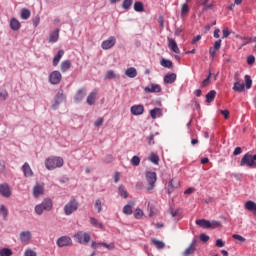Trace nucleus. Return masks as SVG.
<instances>
[{
    "instance_id": "nucleus-1",
    "label": "nucleus",
    "mask_w": 256,
    "mask_h": 256,
    "mask_svg": "<svg viewBox=\"0 0 256 256\" xmlns=\"http://www.w3.org/2000/svg\"><path fill=\"white\" fill-rule=\"evenodd\" d=\"M63 165H65V161L59 156H51L45 161V166L48 171H53V169L63 167Z\"/></svg>"
},
{
    "instance_id": "nucleus-2",
    "label": "nucleus",
    "mask_w": 256,
    "mask_h": 256,
    "mask_svg": "<svg viewBox=\"0 0 256 256\" xmlns=\"http://www.w3.org/2000/svg\"><path fill=\"white\" fill-rule=\"evenodd\" d=\"M53 210V200L51 198H45L40 204H37L34 208L36 215L49 212Z\"/></svg>"
},
{
    "instance_id": "nucleus-3",
    "label": "nucleus",
    "mask_w": 256,
    "mask_h": 256,
    "mask_svg": "<svg viewBox=\"0 0 256 256\" xmlns=\"http://www.w3.org/2000/svg\"><path fill=\"white\" fill-rule=\"evenodd\" d=\"M196 225L199 227H202V229H219L221 227V222L217 220H205V219H199L196 220Z\"/></svg>"
},
{
    "instance_id": "nucleus-4",
    "label": "nucleus",
    "mask_w": 256,
    "mask_h": 256,
    "mask_svg": "<svg viewBox=\"0 0 256 256\" xmlns=\"http://www.w3.org/2000/svg\"><path fill=\"white\" fill-rule=\"evenodd\" d=\"M256 154H250V153H246L241 161H240V165L241 167H244V165H246L247 167H256Z\"/></svg>"
},
{
    "instance_id": "nucleus-5",
    "label": "nucleus",
    "mask_w": 256,
    "mask_h": 256,
    "mask_svg": "<svg viewBox=\"0 0 256 256\" xmlns=\"http://www.w3.org/2000/svg\"><path fill=\"white\" fill-rule=\"evenodd\" d=\"M146 181L148 183L147 191H153L155 189V183H157V173L147 171L146 172Z\"/></svg>"
},
{
    "instance_id": "nucleus-6",
    "label": "nucleus",
    "mask_w": 256,
    "mask_h": 256,
    "mask_svg": "<svg viewBox=\"0 0 256 256\" xmlns=\"http://www.w3.org/2000/svg\"><path fill=\"white\" fill-rule=\"evenodd\" d=\"M79 209V202L77 200L72 199L64 206V213L65 215H73L75 211Z\"/></svg>"
},
{
    "instance_id": "nucleus-7",
    "label": "nucleus",
    "mask_w": 256,
    "mask_h": 256,
    "mask_svg": "<svg viewBox=\"0 0 256 256\" xmlns=\"http://www.w3.org/2000/svg\"><path fill=\"white\" fill-rule=\"evenodd\" d=\"M74 239H76L80 244L87 245V243L91 241V234L79 231L74 235Z\"/></svg>"
},
{
    "instance_id": "nucleus-8",
    "label": "nucleus",
    "mask_w": 256,
    "mask_h": 256,
    "mask_svg": "<svg viewBox=\"0 0 256 256\" xmlns=\"http://www.w3.org/2000/svg\"><path fill=\"white\" fill-rule=\"evenodd\" d=\"M56 244L58 247H70L73 245V240L69 236H61L57 239Z\"/></svg>"
},
{
    "instance_id": "nucleus-9",
    "label": "nucleus",
    "mask_w": 256,
    "mask_h": 256,
    "mask_svg": "<svg viewBox=\"0 0 256 256\" xmlns=\"http://www.w3.org/2000/svg\"><path fill=\"white\" fill-rule=\"evenodd\" d=\"M49 81L52 85H59V83H61V72H52L49 76Z\"/></svg>"
},
{
    "instance_id": "nucleus-10",
    "label": "nucleus",
    "mask_w": 256,
    "mask_h": 256,
    "mask_svg": "<svg viewBox=\"0 0 256 256\" xmlns=\"http://www.w3.org/2000/svg\"><path fill=\"white\" fill-rule=\"evenodd\" d=\"M130 113L135 116L143 115L145 113V107L141 104L133 105L130 108Z\"/></svg>"
},
{
    "instance_id": "nucleus-11",
    "label": "nucleus",
    "mask_w": 256,
    "mask_h": 256,
    "mask_svg": "<svg viewBox=\"0 0 256 256\" xmlns=\"http://www.w3.org/2000/svg\"><path fill=\"white\" fill-rule=\"evenodd\" d=\"M19 239L21 243H29L31 239H33V234H31V231H22L19 235Z\"/></svg>"
},
{
    "instance_id": "nucleus-12",
    "label": "nucleus",
    "mask_w": 256,
    "mask_h": 256,
    "mask_svg": "<svg viewBox=\"0 0 256 256\" xmlns=\"http://www.w3.org/2000/svg\"><path fill=\"white\" fill-rule=\"evenodd\" d=\"M102 49L107 50L115 47V37L111 36L101 44Z\"/></svg>"
},
{
    "instance_id": "nucleus-13",
    "label": "nucleus",
    "mask_w": 256,
    "mask_h": 256,
    "mask_svg": "<svg viewBox=\"0 0 256 256\" xmlns=\"http://www.w3.org/2000/svg\"><path fill=\"white\" fill-rule=\"evenodd\" d=\"M0 195L2 197H11V187H9V184H0Z\"/></svg>"
},
{
    "instance_id": "nucleus-14",
    "label": "nucleus",
    "mask_w": 256,
    "mask_h": 256,
    "mask_svg": "<svg viewBox=\"0 0 256 256\" xmlns=\"http://www.w3.org/2000/svg\"><path fill=\"white\" fill-rule=\"evenodd\" d=\"M168 47L171 51H173V53H176V54L181 53V50L179 49L177 42L173 38H168Z\"/></svg>"
},
{
    "instance_id": "nucleus-15",
    "label": "nucleus",
    "mask_w": 256,
    "mask_h": 256,
    "mask_svg": "<svg viewBox=\"0 0 256 256\" xmlns=\"http://www.w3.org/2000/svg\"><path fill=\"white\" fill-rule=\"evenodd\" d=\"M197 249V240H193L188 248L183 252L184 256L193 255Z\"/></svg>"
},
{
    "instance_id": "nucleus-16",
    "label": "nucleus",
    "mask_w": 256,
    "mask_h": 256,
    "mask_svg": "<svg viewBox=\"0 0 256 256\" xmlns=\"http://www.w3.org/2000/svg\"><path fill=\"white\" fill-rule=\"evenodd\" d=\"M64 99H65V95H63V93H57L55 97V102L52 104V109L54 110L59 109V105L63 103Z\"/></svg>"
},
{
    "instance_id": "nucleus-17",
    "label": "nucleus",
    "mask_w": 256,
    "mask_h": 256,
    "mask_svg": "<svg viewBox=\"0 0 256 256\" xmlns=\"http://www.w3.org/2000/svg\"><path fill=\"white\" fill-rule=\"evenodd\" d=\"M180 183L179 180L173 178L172 180L169 181L168 183V194L171 195L175 189L179 187Z\"/></svg>"
},
{
    "instance_id": "nucleus-18",
    "label": "nucleus",
    "mask_w": 256,
    "mask_h": 256,
    "mask_svg": "<svg viewBox=\"0 0 256 256\" xmlns=\"http://www.w3.org/2000/svg\"><path fill=\"white\" fill-rule=\"evenodd\" d=\"M45 193V188H43V185L36 184L33 188V196L37 199L38 197H41Z\"/></svg>"
},
{
    "instance_id": "nucleus-19",
    "label": "nucleus",
    "mask_w": 256,
    "mask_h": 256,
    "mask_svg": "<svg viewBox=\"0 0 256 256\" xmlns=\"http://www.w3.org/2000/svg\"><path fill=\"white\" fill-rule=\"evenodd\" d=\"M144 91L146 93H161V86L158 84H151L150 86L145 87Z\"/></svg>"
},
{
    "instance_id": "nucleus-20",
    "label": "nucleus",
    "mask_w": 256,
    "mask_h": 256,
    "mask_svg": "<svg viewBox=\"0 0 256 256\" xmlns=\"http://www.w3.org/2000/svg\"><path fill=\"white\" fill-rule=\"evenodd\" d=\"M245 209L247 211H251V213H253V215H255L256 217V203L249 200L247 202H245Z\"/></svg>"
},
{
    "instance_id": "nucleus-21",
    "label": "nucleus",
    "mask_w": 256,
    "mask_h": 256,
    "mask_svg": "<svg viewBox=\"0 0 256 256\" xmlns=\"http://www.w3.org/2000/svg\"><path fill=\"white\" fill-rule=\"evenodd\" d=\"M22 170L25 177H33V170L31 169V166H29V163H24Z\"/></svg>"
},
{
    "instance_id": "nucleus-22",
    "label": "nucleus",
    "mask_w": 256,
    "mask_h": 256,
    "mask_svg": "<svg viewBox=\"0 0 256 256\" xmlns=\"http://www.w3.org/2000/svg\"><path fill=\"white\" fill-rule=\"evenodd\" d=\"M10 29H12V31H19V29H21V23L19 20L12 18L10 20Z\"/></svg>"
},
{
    "instance_id": "nucleus-23",
    "label": "nucleus",
    "mask_w": 256,
    "mask_h": 256,
    "mask_svg": "<svg viewBox=\"0 0 256 256\" xmlns=\"http://www.w3.org/2000/svg\"><path fill=\"white\" fill-rule=\"evenodd\" d=\"M59 41V29L54 30L49 35V43H57Z\"/></svg>"
},
{
    "instance_id": "nucleus-24",
    "label": "nucleus",
    "mask_w": 256,
    "mask_h": 256,
    "mask_svg": "<svg viewBox=\"0 0 256 256\" xmlns=\"http://www.w3.org/2000/svg\"><path fill=\"white\" fill-rule=\"evenodd\" d=\"M95 99H97V90L92 91L87 97V104L88 105H95Z\"/></svg>"
},
{
    "instance_id": "nucleus-25",
    "label": "nucleus",
    "mask_w": 256,
    "mask_h": 256,
    "mask_svg": "<svg viewBox=\"0 0 256 256\" xmlns=\"http://www.w3.org/2000/svg\"><path fill=\"white\" fill-rule=\"evenodd\" d=\"M126 77H129L130 79H135L137 77V69L130 67L125 70Z\"/></svg>"
},
{
    "instance_id": "nucleus-26",
    "label": "nucleus",
    "mask_w": 256,
    "mask_h": 256,
    "mask_svg": "<svg viewBox=\"0 0 256 256\" xmlns=\"http://www.w3.org/2000/svg\"><path fill=\"white\" fill-rule=\"evenodd\" d=\"M85 95H87V91L85 89H80L75 96V101L79 103V101H83L85 99Z\"/></svg>"
},
{
    "instance_id": "nucleus-27",
    "label": "nucleus",
    "mask_w": 256,
    "mask_h": 256,
    "mask_svg": "<svg viewBox=\"0 0 256 256\" xmlns=\"http://www.w3.org/2000/svg\"><path fill=\"white\" fill-rule=\"evenodd\" d=\"M161 115H163V111L161 110V108H154L150 110V117H152L153 119H157V117H161Z\"/></svg>"
},
{
    "instance_id": "nucleus-28",
    "label": "nucleus",
    "mask_w": 256,
    "mask_h": 256,
    "mask_svg": "<svg viewBox=\"0 0 256 256\" xmlns=\"http://www.w3.org/2000/svg\"><path fill=\"white\" fill-rule=\"evenodd\" d=\"M177 80V74L172 73V74H167L164 77V83H175V81Z\"/></svg>"
},
{
    "instance_id": "nucleus-29",
    "label": "nucleus",
    "mask_w": 256,
    "mask_h": 256,
    "mask_svg": "<svg viewBox=\"0 0 256 256\" xmlns=\"http://www.w3.org/2000/svg\"><path fill=\"white\" fill-rule=\"evenodd\" d=\"M215 95H217V92L215 90H211L206 94V103H213L215 101Z\"/></svg>"
},
{
    "instance_id": "nucleus-30",
    "label": "nucleus",
    "mask_w": 256,
    "mask_h": 256,
    "mask_svg": "<svg viewBox=\"0 0 256 256\" xmlns=\"http://www.w3.org/2000/svg\"><path fill=\"white\" fill-rule=\"evenodd\" d=\"M233 90L236 91L237 93H243V91H245V84L240 82H235L233 86Z\"/></svg>"
},
{
    "instance_id": "nucleus-31",
    "label": "nucleus",
    "mask_w": 256,
    "mask_h": 256,
    "mask_svg": "<svg viewBox=\"0 0 256 256\" xmlns=\"http://www.w3.org/2000/svg\"><path fill=\"white\" fill-rule=\"evenodd\" d=\"M65 55L64 50H59L57 55L53 59V65H58V63L61 61V58Z\"/></svg>"
},
{
    "instance_id": "nucleus-32",
    "label": "nucleus",
    "mask_w": 256,
    "mask_h": 256,
    "mask_svg": "<svg viewBox=\"0 0 256 256\" xmlns=\"http://www.w3.org/2000/svg\"><path fill=\"white\" fill-rule=\"evenodd\" d=\"M151 241L153 245H155V247H157L158 249H165V243H163V241L157 240L155 238H152Z\"/></svg>"
},
{
    "instance_id": "nucleus-33",
    "label": "nucleus",
    "mask_w": 256,
    "mask_h": 256,
    "mask_svg": "<svg viewBox=\"0 0 256 256\" xmlns=\"http://www.w3.org/2000/svg\"><path fill=\"white\" fill-rule=\"evenodd\" d=\"M119 195L123 197L124 199H127L129 197V193H127V190L125 189V186L121 185L118 188Z\"/></svg>"
},
{
    "instance_id": "nucleus-34",
    "label": "nucleus",
    "mask_w": 256,
    "mask_h": 256,
    "mask_svg": "<svg viewBox=\"0 0 256 256\" xmlns=\"http://www.w3.org/2000/svg\"><path fill=\"white\" fill-rule=\"evenodd\" d=\"M90 223L93 225V227H99V229H103V223L99 222V220L94 217H90Z\"/></svg>"
},
{
    "instance_id": "nucleus-35",
    "label": "nucleus",
    "mask_w": 256,
    "mask_h": 256,
    "mask_svg": "<svg viewBox=\"0 0 256 256\" xmlns=\"http://www.w3.org/2000/svg\"><path fill=\"white\" fill-rule=\"evenodd\" d=\"M219 49H221V40H217L214 43V48L210 49V54L213 56L215 55L216 51H219Z\"/></svg>"
},
{
    "instance_id": "nucleus-36",
    "label": "nucleus",
    "mask_w": 256,
    "mask_h": 256,
    "mask_svg": "<svg viewBox=\"0 0 256 256\" xmlns=\"http://www.w3.org/2000/svg\"><path fill=\"white\" fill-rule=\"evenodd\" d=\"M149 161L154 163V165H159V155L152 152L149 156Z\"/></svg>"
},
{
    "instance_id": "nucleus-37",
    "label": "nucleus",
    "mask_w": 256,
    "mask_h": 256,
    "mask_svg": "<svg viewBox=\"0 0 256 256\" xmlns=\"http://www.w3.org/2000/svg\"><path fill=\"white\" fill-rule=\"evenodd\" d=\"M245 79V85L244 87H246V89H251L252 85H253V80H251V76L249 75H245L244 76Z\"/></svg>"
},
{
    "instance_id": "nucleus-38",
    "label": "nucleus",
    "mask_w": 256,
    "mask_h": 256,
    "mask_svg": "<svg viewBox=\"0 0 256 256\" xmlns=\"http://www.w3.org/2000/svg\"><path fill=\"white\" fill-rule=\"evenodd\" d=\"M210 0H201V5L203 6V10L207 11L209 9H213V4H209Z\"/></svg>"
},
{
    "instance_id": "nucleus-39",
    "label": "nucleus",
    "mask_w": 256,
    "mask_h": 256,
    "mask_svg": "<svg viewBox=\"0 0 256 256\" xmlns=\"http://www.w3.org/2000/svg\"><path fill=\"white\" fill-rule=\"evenodd\" d=\"M29 17H31V11L29 9H22L21 11V19L27 20L29 19Z\"/></svg>"
},
{
    "instance_id": "nucleus-40",
    "label": "nucleus",
    "mask_w": 256,
    "mask_h": 256,
    "mask_svg": "<svg viewBox=\"0 0 256 256\" xmlns=\"http://www.w3.org/2000/svg\"><path fill=\"white\" fill-rule=\"evenodd\" d=\"M134 11H137L138 13H141L145 11V7L141 2H135L134 3Z\"/></svg>"
},
{
    "instance_id": "nucleus-41",
    "label": "nucleus",
    "mask_w": 256,
    "mask_h": 256,
    "mask_svg": "<svg viewBox=\"0 0 256 256\" xmlns=\"http://www.w3.org/2000/svg\"><path fill=\"white\" fill-rule=\"evenodd\" d=\"M11 255H13V250L9 248L0 249V256H11Z\"/></svg>"
},
{
    "instance_id": "nucleus-42",
    "label": "nucleus",
    "mask_w": 256,
    "mask_h": 256,
    "mask_svg": "<svg viewBox=\"0 0 256 256\" xmlns=\"http://www.w3.org/2000/svg\"><path fill=\"white\" fill-rule=\"evenodd\" d=\"M131 5H133V0H124L122 3V8L127 11L131 9Z\"/></svg>"
},
{
    "instance_id": "nucleus-43",
    "label": "nucleus",
    "mask_w": 256,
    "mask_h": 256,
    "mask_svg": "<svg viewBox=\"0 0 256 256\" xmlns=\"http://www.w3.org/2000/svg\"><path fill=\"white\" fill-rule=\"evenodd\" d=\"M141 163V158H139V156H134L131 159V165H133L134 167H138V165H140Z\"/></svg>"
},
{
    "instance_id": "nucleus-44",
    "label": "nucleus",
    "mask_w": 256,
    "mask_h": 256,
    "mask_svg": "<svg viewBox=\"0 0 256 256\" xmlns=\"http://www.w3.org/2000/svg\"><path fill=\"white\" fill-rule=\"evenodd\" d=\"M123 213L125 215H132L133 214V207H131V205L124 206Z\"/></svg>"
},
{
    "instance_id": "nucleus-45",
    "label": "nucleus",
    "mask_w": 256,
    "mask_h": 256,
    "mask_svg": "<svg viewBox=\"0 0 256 256\" xmlns=\"http://www.w3.org/2000/svg\"><path fill=\"white\" fill-rule=\"evenodd\" d=\"M94 207H95V209H97L98 213H101V211H103V206L101 204V200L97 199L95 201Z\"/></svg>"
},
{
    "instance_id": "nucleus-46",
    "label": "nucleus",
    "mask_w": 256,
    "mask_h": 256,
    "mask_svg": "<svg viewBox=\"0 0 256 256\" xmlns=\"http://www.w3.org/2000/svg\"><path fill=\"white\" fill-rule=\"evenodd\" d=\"M0 215H2V217H7V215H9V212L7 211V208H5V205H1L0 206Z\"/></svg>"
},
{
    "instance_id": "nucleus-47",
    "label": "nucleus",
    "mask_w": 256,
    "mask_h": 256,
    "mask_svg": "<svg viewBox=\"0 0 256 256\" xmlns=\"http://www.w3.org/2000/svg\"><path fill=\"white\" fill-rule=\"evenodd\" d=\"M232 237H233V239H236V241H240V243H245V241H247V239H245V237H243L239 234H233Z\"/></svg>"
},
{
    "instance_id": "nucleus-48",
    "label": "nucleus",
    "mask_w": 256,
    "mask_h": 256,
    "mask_svg": "<svg viewBox=\"0 0 256 256\" xmlns=\"http://www.w3.org/2000/svg\"><path fill=\"white\" fill-rule=\"evenodd\" d=\"M211 83V73L208 75L206 79L202 81L201 87H207Z\"/></svg>"
},
{
    "instance_id": "nucleus-49",
    "label": "nucleus",
    "mask_w": 256,
    "mask_h": 256,
    "mask_svg": "<svg viewBox=\"0 0 256 256\" xmlns=\"http://www.w3.org/2000/svg\"><path fill=\"white\" fill-rule=\"evenodd\" d=\"M189 13V5L187 4H182L181 7V15H187Z\"/></svg>"
},
{
    "instance_id": "nucleus-50",
    "label": "nucleus",
    "mask_w": 256,
    "mask_h": 256,
    "mask_svg": "<svg viewBox=\"0 0 256 256\" xmlns=\"http://www.w3.org/2000/svg\"><path fill=\"white\" fill-rule=\"evenodd\" d=\"M135 219H141L143 217V210L137 208L134 214Z\"/></svg>"
},
{
    "instance_id": "nucleus-51",
    "label": "nucleus",
    "mask_w": 256,
    "mask_h": 256,
    "mask_svg": "<svg viewBox=\"0 0 256 256\" xmlns=\"http://www.w3.org/2000/svg\"><path fill=\"white\" fill-rule=\"evenodd\" d=\"M97 245H98V247H105L106 249H114L115 248V246L113 244L111 246L105 242L97 243Z\"/></svg>"
},
{
    "instance_id": "nucleus-52",
    "label": "nucleus",
    "mask_w": 256,
    "mask_h": 256,
    "mask_svg": "<svg viewBox=\"0 0 256 256\" xmlns=\"http://www.w3.org/2000/svg\"><path fill=\"white\" fill-rule=\"evenodd\" d=\"M24 256H37V252L31 250V249H27L24 252Z\"/></svg>"
},
{
    "instance_id": "nucleus-53",
    "label": "nucleus",
    "mask_w": 256,
    "mask_h": 256,
    "mask_svg": "<svg viewBox=\"0 0 256 256\" xmlns=\"http://www.w3.org/2000/svg\"><path fill=\"white\" fill-rule=\"evenodd\" d=\"M8 97L9 93H7V91H3L0 93V101H6Z\"/></svg>"
},
{
    "instance_id": "nucleus-54",
    "label": "nucleus",
    "mask_w": 256,
    "mask_h": 256,
    "mask_svg": "<svg viewBox=\"0 0 256 256\" xmlns=\"http://www.w3.org/2000/svg\"><path fill=\"white\" fill-rule=\"evenodd\" d=\"M105 79H115V72L113 70H109L106 74Z\"/></svg>"
},
{
    "instance_id": "nucleus-55",
    "label": "nucleus",
    "mask_w": 256,
    "mask_h": 256,
    "mask_svg": "<svg viewBox=\"0 0 256 256\" xmlns=\"http://www.w3.org/2000/svg\"><path fill=\"white\" fill-rule=\"evenodd\" d=\"M104 122H105V119H103V118H98V119L94 122V125H95V127H101V125H103Z\"/></svg>"
},
{
    "instance_id": "nucleus-56",
    "label": "nucleus",
    "mask_w": 256,
    "mask_h": 256,
    "mask_svg": "<svg viewBox=\"0 0 256 256\" xmlns=\"http://www.w3.org/2000/svg\"><path fill=\"white\" fill-rule=\"evenodd\" d=\"M200 240L203 241V243H207L209 241V236L205 233L200 234Z\"/></svg>"
},
{
    "instance_id": "nucleus-57",
    "label": "nucleus",
    "mask_w": 256,
    "mask_h": 256,
    "mask_svg": "<svg viewBox=\"0 0 256 256\" xmlns=\"http://www.w3.org/2000/svg\"><path fill=\"white\" fill-rule=\"evenodd\" d=\"M158 22L160 24L161 29H165V20L163 19V16H159Z\"/></svg>"
},
{
    "instance_id": "nucleus-58",
    "label": "nucleus",
    "mask_w": 256,
    "mask_h": 256,
    "mask_svg": "<svg viewBox=\"0 0 256 256\" xmlns=\"http://www.w3.org/2000/svg\"><path fill=\"white\" fill-rule=\"evenodd\" d=\"M155 135L151 134L149 137H148V145H155Z\"/></svg>"
},
{
    "instance_id": "nucleus-59",
    "label": "nucleus",
    "mask_w": 256,
    "mask_h": 256,
    "mask_svg": "<svg viewBox=\"0 0 256 256\" xmlns=\"http://www.w3.org/2000/svg\"><path fill=\"white\" fill-rule=\"evenodd\" d=\"M247 63L248 65H253V63H255V56L253 55L248 56Z\"/></svg>"
},
{
    "instance_id": "nucleus-60",
    "label": "nucleus",
    "mask_w": 256,
    "mask_h": 256,
    "mask_svg": "<svg viewBox=\"0 0 256 256\" xmlns=\"http://www.w3.org/2000/svg\"><path fill=\"white\" fill-rule=\"evenodd\" d=\"M191 193H195V188L190 187L187 190L184 191L185 195H191Z\"/></svg>"
},
{
    "instance_id": "nucleus-61",
    "label": "nucleus",
    "mask_w": 256,
    "mask_h": 256,
    "mask_svg": "<svg viewBox=\"0 0 256 256\" xmlns=\"http://www.w3.org/2000/svg\"><path fill=\"white\" fill-rule=\"evenodd\" d=\"M216 247H225V243L221 239L216 240Z\"/></svg>"
},
{
    "instance_id": "nucleus-62",
    "label": "nucleus",
    "mask_w": 256,
    "mask_h": 256,
    "mask_svg": "<svg viewBox=\"0 0 256 256\" xmlns=\"http://www.w3.org/2000/svg\"><path fill=\"white\" fill-rule=\"evenodd\" d=\"M243 153V150H241V147H236L233 155H241Z\"/></svg>"
},
{
    "instance_id": "nucleus-63",
    "label": "nucleus",
    "mask_w": 256,
    "mask_h": 256,
    "mask_svg": "<svg viewBox=\"0 0 256 256\" xmlns=\"http://www.w3.org/2000/svg\"><path fill=\"white\" fill-rule=\"evenodd\" d=\"M221 114L224 116V119H229V110H221Z\"/></svg>"
},
{
    "instance_id": "nucleus-64",
    "label": "nucleus",
    "mask_w": 256,
    "mask_h": 256,
    "mask_svg": "<svg viewBox=\"0 0 256 256\" xmlns=\"http://www.w3.org/2000/svg\"><path fill=\"white\" fill-rule=\"evenodd\" d=\"M160 64L161 65H173V62H171L170 60L162 59Z\"/></svg>"
}]
</instances>
